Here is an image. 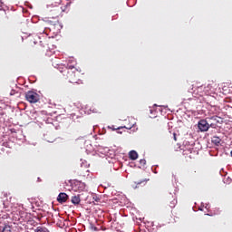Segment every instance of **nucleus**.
I'll return each mask as SVG.
<instances>
[{
	"instance_id": "f257e3e1",
	"label": "nucleus",
	"mask_w": 232,
	"mask_h": 232,
	"mask_svg": "<svg viewBox=\"0 0 232 232\" xmlns=\"http://www.w3.org/2000/svg\"><path fill=\"white\" fill-rule=\"evenodd\" d=\"M59 72L62 73L63 79H66L69 82L79 83V81H81V72L74 66L67 67L60 65Z\"/></svg>"
},
{
	"instance_id": "f03ea898",
	"label": "nucleus",
	"mask_w": 232,
	"mask_h": 232,
	"mask_svg": "<svg viewBox=\"0 0 232 232\" xmlns=\"http://www.w3.org/2000/svg\"><path fill=\"white\" fill-rule=\"evenodd\" d=\"M40 100L41 96L35 92L29 91L25 93V101L31 104H35L36 102H39Z\"/></svg>"
},
{
	"instance_id": "7ed1b4c3",
	"label": "nucleus",
	"mask_w": 232,
	"mask_h": 232,
	"mask_svg": "<svg viewBox=\"0 0 232 232\" xmlns=\"http://www.w3.org/2000/svg\"><path fill=\"white\" fill-rule=\"evenodd\" d=\"M198 130H200V131H208V130H209V128H215V124L211 123L209 125L208 121L200 120L198 123Z\"/></svg>"
},
{
	"instance_id": "20e7f679",
	"label": "nucleus",
	"mask_w": 232,
	"mask_h": 232,
	"mask_svg": "<svg viewBox=\"0 0 232 232\" xmlns=\"http://www.w3.org/2000/svg\"><path fill=\"white\" fill-rule=\"evenodd\" d=\"M166 200L169 206V208H175L177 206V195L169 193L166 196Z\"/></svg>"
},
{
	"instance_id": "39448f33",
	"label": "nucleus",
	"mask_w": 232,
	"mask_h": 232,
	"mask_svg": "<svg viewBox=\"0 0 232 232\" xmlns=\"http://www.w3.org/2000/svg\"><path fill=\"white\" fill-rule=\"evenodd\" d=\"M190 92L193 95H206V87L204 85H198L195 90L192 88Z\"/></svg>"
},
{
	"instance_id": "423d86ee",
	"label": "nucleus",
	"mask_w": 232,
	"mask_h": 232,
	"mask_svg": "<svg viewBox=\"0 0 232 232\" xmlns=\"http://www.w3.org/2000/svg\"><path fill=\"white\" fill-rule=\"evenodd\" d=\"M215 86H217V83H215V82H208V85L205 86V95H211V93L215 92Z\"/></svg>"
},
{
	"instance_id": "0eeeda50",
	"label": "nucleus",
	"mask_w": 232,
	"mask_h": 232,
	"mask_svg": "<svg viewBox=\"0 0 232 232\" xmlns=\"http://www.w3.org/2000/svg\"><path fill=\"white\" fill-rule=\"evenodd\" d=\"M68 194L61 192L57 197V202H59V204H64L68 200Z\"/></svg>"
},
{
	"instance_id": "6e6552de",
	"label": "nucleus",
	"mask_w": 232,
	"mask_h": 232,
	"mask_svg": "<svg viewBox=\"0 0 232 232\" xmlns=\"http://www.w3.org/2000/svg\"><path fill=\"white\" fill-rule=\"evenodd\" d=\"M122 128H125L126 130H131L133 128V124L117 128H115L113 125L108 126V129L112 130V131H115L116 130H122Z\"/></svg>"
},
{
	"instance_id": "1a4fd4ad",
	"label": "nucleus",
	"mask_w": 232,
	"mask_h": 232,
	"mask_svg": "<svg viewBox=\"0 0 232 232\" xmlns=\"http://www.w3.org/2000/svg\"><path fill=\"white\" fill-rule=\"evenodd\" d=\"M71 202L72 204H74V206H78V204H81V196L80 195L72 196Z\"/></svg>"
},
{
	"instance_id": "9d476101",
	"label": "nucleus",
	"mask_w": 232,
	"mask_h": 232,
	"mask_svg": "<svg viewBox=\"0 0 232 232\" xmlns=\"http://www.w3.org/2000/svg\"><path fill=\"white\" fill-rule=\"evenodd\" d=\"M212 144H215V146H220V142H222V139H220L218 136H213L211 139Z\"/></svg>"
},
{
	"instance_id": "9b49d317",
	"label": "nucleus",
	"mask_w": 232,
	"mask_h": 232,
	"mask_svg": "<svg viewBox=\"0 0 232 232\" xmlns=\"http://www.w3.org/2000/svg\"><path fill=\"white\" fill-rule=\"evenodd\" d=\"M129 157L130 160H137V159H139V154L135 150H130L129 152Z\"/></svg>"
},
{
	"instance_id": "f8f14e48",
	"label": "nucleus",
	"mask_w": 232,
	"mask_h": 232,
	"mask_svg": "<svg viewBox=\"0 0 232 232\" xmlns=\"http://www.w3.org/2000/svg\"><path fill=\"white\" fill-rule=\"evenodd\" d=\"M34 232H50V231H48L46 227H37Z\"/></svg>"
},
{
	"instance_id": "ddd939ff",
	"label": "nucleus",
	"mask_w": 232,
	"mask_h": 232,
	"mask_svg": "<svg viewBox=\"0 0 232 232\" xmlns=\"http://www.w3.org/2000/svg\"><path fill=\"white\" fill-rule=\"evenodd\" d=\"M2 232H12V227H10V225H5V226L3 227Z\"/></svg>"
},
{
	"instance_id": "4468645a",
	"label": "nucleus",
	"mask_w": 232,
	"mask_h": 232,
	"mask_svg": "<svg viewBox=\"0 0 232 232\" xmlns=\"http://www.w3.org/2000/svg\"><path fill=\"white\" fill-rule=\"evenodd\" d=\"M21 218H23V216H18L16 214V216H14V220H16L17 222H23V220H21Z\"/></svg>"
},
{
	"instance_id": "2eb2a0df",
	"label": "nucleus",
	"mask_w": 232,
	"mask_h": 232,
	"mask_svg": "<svg viewBox=\"0 0 232 232\" xmlns=\"http://www.w3.org/2000/svg\"><path fill=\"white\" fill-rule=\"evenodd\" d=\"M140 166H146V160H140Z\"/></svg>"
},
{
	"instance_id": "dca6fc26",
	"label": "nucleus",
	"mask_w": 232,
	"mask_h": 232,
	"mask_svg": "<svg viewBox=\"0 0 232 232\" xmlns=\"http://www.w3.org/2000/svg\"><path fill=\"white\" fill-rule=\"evenodd\" d=\"M27 224H37V222H35V220H34V219H29L27 221Z\"/></svg>"
},
{
	"instance_id": "f3484780",
	"label": "nucleus",
	"mask_w": 232,
	"mask_h": 232,
	"mask_svg": "<svg viewBox=\"0 0 232 232\" xmlns=\"http://www.w3.org/2000/svg\"><path fill=\"white\" fill-rule=\"evenodd\" d=\"M217 119H218V116H213L209 118L210 121H217Z\"/></svg>"
},
{
	"instance_id": "a211bd4d",
	"label": "nucleus",
	"mask_w": 232,
	"mask_h": 232,
	"mask_svg": "<svg viewBox=\"0 0 232 232\" xmlns=\"http://www.w3.org/2000/svg\"><path fill=\"white\" fill-rule=\"evenodd\" d=\"M173 139L175 141H177V133H175V132L173 133Z\"/></svg>"
},
{
	"instance_id": "6ab92c4d",
	"label": "nucleus",
	"mask_w": 232,
	"mask_h": 232,
	"mask_svg": "<svg viewBox=\"0 0 232 232\" xmlns=\"http://www.w3.org/2000/svg\"><path fill=\"white\" fill-rule=\"evenodd\" d=\"M92 229H93L94 231H99V228H97V227H93Z\"/></svg>"
},
{
	"instance_id": "aec40b11",
	"label": "nucleus",
	"mask_w": 232,
	"mask_h": 232,
	"mask_svg": "<svg viewBox=\"0 0 232 232\" xmlns=\"http://www.w3.org/2000/svg\"><path fill=\"white\" fill-rule=\"evenodd\" d=\"M143 181H139L137 184H142Z\"/></svg>"
},
{
	"instance_id": "412c9836",
	"label": "nucleus",
	"mask_w": 232,
	"mask_h": 232,
	"mask_svg": "<svg viewBox=\"0 0 232 232\" xmlns=\"http://www.w3.org/2000/svg\"><path fill=\"white\" fill-rule=\"evenodd\" d=\"M193 173H197V170H193Z\"/></svg>"
},
{
	"instance_id": "4be33fe9",
	"label": "nucleus",
	"mask_w": 232,
	"mask_h": 232,
	"mask_svg": "<svg viewBox=\"0 0 232 232\" xmlns=\"http://www.w3.org/2000/svg\"><path fill=\"white\" fill-rule=\"evenodd\" d=\"M191 175L193 176V172H191Z\"/></svg>"
}]
</instances>
